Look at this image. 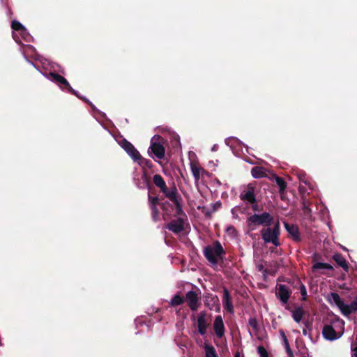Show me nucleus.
I'll return each mask as SVG.
<instances>
[{
  "label": "nucleus",
  "mask_w": 357,
  "mask_h": 357,
  "mask_svg": "<svg viewBox=\"0 0 357 357\" xmlns=\"http://www.w3.org/2000/svg\"><path fill=\"white\" fill-rule=\"evenodd\" d=\"M116 142L121 146L122 149L132 158L133 160L137 161L142 168L151 169L153 167L152 162L146 158L141 156L139 151L134 147V146L122 137L116 139Z\"/></svg>",
  "instance_id": "nucleus-1"
},
{
  "label": "nucleus",
  "mask_w": 357,
  "mask_h": 357,
  "mask_svg": "<svg viewBox=\"0 0 357 357\" xmlns=\"http://www.w3.org/2000/svg\"><path fill=\"white\" fill-rule=\"evenodd\" d=\"M344 331V321L335 317L329 324L324 326L322 335L326 340L333 341L341 337Z\"/></svg>",
  "instance_id": "nucleus-2"
},
{
  "label": "nucleus",
  "mask_w": 357,
  "mask_h": 357,
  "mask_svg": "<svg viewBox=\"0 0 357 357\" xmlns=\"http://www.w3.org/2000/svg\"><path fill=\"white\" fill-rule=\"evenodd\" d=\"M273 221V216L268 212L258 214L255 213L248 218L246 220L247 227L250 231H254L257 226H270Z\"/></svg>",
  "instance_id": "nucleus-3"
},
{
  "label": "nucleus",
  "mask_w": 357,
  "mask_h": 357,
  "mask_svg": "<svg viewBox=\"0 0 357 357\" xmlns=\"http://www.w3.org/2000/svg\"><path fill=\"white\" fill-rule=\"evenodd\" d=\"M261 238L265 243H272L275 247L280 245L279 236L280 235V222L277 221L273 227L267 226L261 230Z\"/></svg>",
  "instance_id": "nucleus-4"
},
{
  "label": "nucleus",
  "mask_w": 357,
  "mask_h": 357,
  "mask_svg": "<svg viewBox=\"0 0 357 357\" xmlns=\"http://www.w3.org/2000/svg\"><path fill=\"white\" fill-rule=\"evenodd\" d=\"M163 138L158 135H154L151 139V144L149 149V154L152 158L162 160L165 155Z\"/></svg>",
  "instance_id": "nucleus-5"
},
{
  "label": "nucleus",
  "mask_w": 357,
  "mask_h": 357,
  "mask_svg": "<svg viewBox=\"0 0 357 357\" xmlns=\"http://www.w3.org/2000/svg\"><path fill=\"white\" fill-rule=\"evenodd\" d=\"M49 75L51 77L52 80L56 83L61 88L66 89L68 92L70 93L71 94H73L78 97L79 98L82 99L85 102H88L91 105L93 112H100V110L96 109V107L91 102H89L88 100H86L85 98L80 97L78 95L77 92L71 87L69 82L64 77L52 72L50 73Z\"/></svg>",
  "instance_id": "nucleus-6"
},
{
  "label": "nucleus",
  "mask_w": 357,
  "mask_h": 357,
  "mask_svg": "<svg viewBox=\"0 0 357 357\" xmlns=\"http://www.w3.org/2000/svg\"><path fill=\"white\" fill-rule=\"evenodd\" d=\"M225 253L220 242L216 241L213 245H208L204 250V254L210 263L216 265L218 259Z\"/></svg>",
  "instance_id": "nucleus-7"
},
{
  "label": "nucleus",
  "mask_w": 357,
  "mask_h": 357,
  "mask_svg": "<svg viewBox=\"0 0 357 357\" xmlns=\"http://www.w3.org/2000/svg\"><path fill=\"white\" fill-rule=\"evenodd\" d=\"M225 144L229 146L232 150L233 153L236 155H240L241 153H248V146H245L236 137H230L225 139Z\"/></svg>",
  "instance_id": "nucleus-8"
},
{
  "label": "nucleus",
  "mask_w": 357,
  "mask_h": 357,
  "mask_svg": "<svg viewBox=\"0 0 357 357\" xmlns=\"http://www.w3.org/2000/svg\"><path fill=\"white\" fill-rule=\"evenodd\" d=\"M160 190L165 195L167 198L169 199L170 201L175 204L178 213H180L182 211V208L180 204V199L177 195L176 188L173 186L170 188H168L167 185H165V187L160 189Z\"/></svg>",
  "instance_id": "nucleus-9"
},
{
  "label": "nucleus",
  "mask_w": 357,
  "mask_h": 357,
  "mask_svg": "<svg viewBox=\"0 0 357 357\" xmlns=\"http://www.w3.org/2000/svg\"><path fill=\"white\" fill-rule=\"evenodd\" d=\"M199 294L195 291H189L185 294L186 301L192 311L197 310L200 305Z\"/></svg>",
  "instance_id": "nucleus-10"
},
{
  "label": "nucleus",
  "mask_w": 357,
  "mask_h": 357,
  "mask_svg": "<svg viewBox=\"0 0 357 357\" xmlns=\"http://www.w3.org/2000/svg\"><path fill=\"white\" fill-rule=\"evenodd\" d=\"M289 289L284 284H278L275 288V295L278 299L285 304L288 302L290 297Z\"/></svg>",
  "instance_id": "nucleus-11"
},
{
  "label": "nucleus",
  "mask_w": 357,
  "mask_h": 357,
  "mask_svg": "<svg viewBox=\"0 0 357 357\" xmlns=\"http://www.w3.org/2000/svg\"><path fill=\"white\" fill-rule=\"evenodd\" d=\"M255 188L253 184H248L245 190L241 192V197L243 200L247 201L250 203H254L256 201L255 195Z\"/></svg>",
  "instance_id": "nucleus-12"
},
{
  "label": "nucleus",
  "mask_w": 357,
  "mask_h": 357,
  "mask_svg": "<svg viewBox=\"0 0 357 357\" xmlns=\"http://www.w3.org/2000/svg\"><path fill=\"white\" fill-rule=\"evenodd\" d=\"M213 330L218 337L222 338L225 335V324L220 315L217 316L214 320Z\"/></svg>",
  "instance_id": "nucleus-13"
},
{
  "label": "nucleus",
  "mask_w": 357,
  "mask_h": 357,
  "mask_svg": "<svg viewBox=\"0 0 357 357\" xmlns=\"http://www.w3.org/2000/svg\"><path fill=\"white\" fill-rule=\"evenodd\" d=\"M208 323L206 317V313L202 312L197 317V326L198 332L201 335H204L206 333Z\"/></svg>",
  "instance_id": "nucleus-14"
},
{
  "label": "nucleus",
  "mask_w": 357,
  "mask_h": 357,
  "mask_svg": "<svg viewBox=\"0 0 357 357\" xmlns=\"http://www.w3.org/2000/svg\"><path fill=\"white\" fill-rule=\"evenodd\" d=\"M328 301L330 303L336 305L341 312L342 308L344 307V302L337 293L332 292L329 294Z\"/></svg>",
  "instance_id": "nucleus-15"
},
{
  "label": "nucleus",
  "mask_w": 357,
  "mask_h": 357,
  "mask_svg": "<svg viewBox=\"0 0 357 357\" xmlns=\"http://www.w3.org/2000/svg\"><path fill=\"white\" fill-rule=\"evenodd\" d=\"M166 228L174 233H179L183 229V221L181 220H172L166 226Z\"/></svg>",
  "instance_id": "nucleus-16"
},
{
  "label": "nucleus",
  "mask_w": 357,
  "mask_h": 357,
  "mask_svg": "<svg viewBox=\"0 0 357 357\" xmlns=\"http://www.w3.org/2000/svg\"><path fill=\"white\" fill-rule=\"evenodd\" d=\"M190 170L196 181H199L204 169L194 162L190 163Z\"/></svg>",
  "instance_id": "nucleus-17"
},
{
  "label": "nucleus",
  "mask_w": 357,
  "mask_h": 357,
  "mask_svg": "<svg viewBox=\"0 0 357 357\" xmlns=\"http://www.w3.org/2000/svg\"><path fill=\"white\" fill-rule=\"evenodd\" d=\"M158 202V199L156 197H151L149 196V203L151 209L152 218L154 221L158 220V211L157 209V204Z\"/></svg>",
  "instance_id": "nucleus-18"
},
{
  "label": "nucleus",
  "mask_w": 357,
  "mask_h": 357,
  "mask_svg": "<svg viewBox=\"0 0 357 357\" xmlns=\"http://www.w3.org/2000/svg\"><path fill=\"white\" fill-rule=\"evenodd\" d=\"M356 311H357V297L349 305L344 303V307L342 308V314L344 316H349Z\"/></svg>",
  "instance_id": "nucleus-19"
},
{
  "label": "nucleus",
  "mask_w": 357,
  "mask_h": 357,
  "mask_svg": "<svg viewBox=\"0 0 357 357\" xmlns=\"http://www.w3.org/2000/svg\"><path fill=\"white\" fill-rule=\"evenodd\" d=\"M266 172L264 167L257 166L251 169V174L255 178H260L267 176Z\"/></svg>",
  "instance_id": "nucleus-20"
},
{
  "label": "nucleus",
  "mask_w": 357,
  "mask_h": 357,
  "mask_svg": "<svg viewBox=\"0 0 357 357\" xmlns=\"http://www.w3.org/2000/svg\"><path fill=\"white\" fill-rule=\"evenodd\" d=\"M284 227L294 240H299V231L296 226L284 222Z\"/></svg>",
  "instance_id": "nucleus-21"
},
{
  "label": "nucleus",
  "mask_w": 357,
  "mask_h": 357,
  "mask_svg": "<svg viewBox=\"0 0 357 357\" xmlns=\"http://www.w3.org/2000/svg\"><path fill=\"white\" fill-rule=\"evenodd\" d=\"M333 259L335 261V262L342 267L344 271H347L349 269L347 263L344 257L339 254L336 253L333 256Z\"/></svg>",
  "instance_id": "nucleus-22"
},
{
  "label": "nucleus",
  "mask_w": 357,
  "mask_h": 357,
  "mask_svg": "<svg viewBox=\"0 0 357 357\" xmlns=\"http://www.w3.org/2000/svg\"><path fill=\"white\" fill-rule=\"evenodd\" d=\"M223 305L225 308L229 312H233V305L230 301V296L229 291L227 289L224 290V295H223Z\"/></svg>",
  "instance_id": "nucleus-23"
},
{
  "label": "nucleus",
  "mask_w": 357,
  "mask_h": 357,
  "mask_svg": "<svg viewBox=\"0 0 357 357\" xmlns=\"http://www.w3.org/2000/svg\"><path fill=\"white\" fill-rule=\"evenodd\" d=\"M291 314L294 320L296 322L299 323L303 319L304 312L301 307H297L296 309L291 311Z\"/></svg>",
  "instance_id": "nucleus-24"
},
{
  "label": "nucleus",
  "mask_w": 357,
  "mask_h": 357,
  "mask_svg": "<svg viewBox=\"0 0 357 357\" xmlns=\"http://www.w3.org/2000/svg\"><path fill=\"white\" fill-rule=\"evenodd\" d=\"M153 183L160 189L164 188L166 183L160 174H155L153 177Z\"/></svg>",
  "instance_id": "nucleus-25"
},
{
  "label": "nucleus",
  "mask_w": 357,
  "mask_h": 357,
  "mask_svg": "<svg viewBox=\"0 0 357 357\" xmlns=\"http://www.w3.org/2000/svg\"><path fill=\"white\" fill-rule=\"evenodd\" d=\"M204 350L206 357H218L216 351L213 346L208 344H205Z\"/></svg>",
  "instance_id": "nucleus-26"
},
{
  "label": "nucleus",
  "mask_w": 357,
  "mask_h": 357,
  "mask_svg": "<svg viewBox=\"0 0 357 357\" xmlns=\"http://www.w3.org/2000/svg\"><path fill=\"white\" fill-rule=\"evenodd\" d=\"M11 28L16 31H20L21 33L24 32L26 31L25 27L18 21L13 20L11 22Z\"/></svg>",
  "instance_id": "nucleus-27"
},
{
  "label": "nucleus",
  "mask_w": 357,
  "mask_h": 357,
  "mask_svg": "<svg viewBox=\"0 0 357 357\" xmlns=\"http://www.w3.org/2000/svg\"><path fill=\"white\" fill-rule=\"evenodd\" d=\"M313 270H318V269H327V270H333V268L331 265L327 263H322V262H317L313 265L312 267Z\"/></svg>",
  "instance_id": "nucleus-28"
},
{
  "label": "nucleus",
  "mask_w": 357,
  "mask_h": 357,
  "mask_svg": "<svg viewBox=\"0 0 357 357\" xmlns=\"http://www.w3.org/2000/svg\"><path fill=\"white\" fill-rule=\"evenodd\" d=\"M184 302V299L183 297L180 296L178 294L175 295L170 301L169 304L172 306H176L182 304Z\"/></svg>",
  "instance_id": "nucleus-29"
},
{
  "label": "nucleus",
  "mask_w": 357,
  "mask_h": 357,
  "mask_svg": "<svg viewBox=\"0 0 357 357\" xmlns=\"http://www.w3.org/2000/svg\"><path fill=\"white\" fill-rule=\"evenodd\" d=\"M274 179L276 182L277 185H278L280 190L283 191L286 188V183L283 181V179L276 175H274Z\"/></svg>",
  "instance_id": "nucleus-30"
},
{
  "label": "nucleus",
  "mask_w": 357,
  "mask_h": 357,
  "mask_svg": "<svg viewBox=\"0 0 357 357\" xmlns=\"http://www.w3.org/2000/svg\"><path fill=\"white\" fill-rule=\"evenodd\" d=\"M226 232L227 235L231 238H236L237 236V231L234 226H228L226 229Z\"/></svg>",
  "instance_id": "nucleus-31"
},
{
  "label": "nucleus",
  "mask_w": 357,
  "mask_h": 357,
  "mask_svg": "<svg viewBox=\"0 0 357 357\" xmlns=\"http://www.w3.org/2000/svg\"><path fill=\"white\" fill-rule=\"evenodd\" d=\"M257 353L260 357H269L268 352L263 346H259L257 347Z\"/></svg>",
  "instance_id": "nucleus-32"
},
{
  "label": "nucleus",
  "mask_w": 357,
  "mask_h": 357,
  "mask_svg": "<svg viewBox=\"0 0 357 357\" xmlns=\"http://www.w3.org/2000/svg\"><path fill=\"white\" fill-rule=\"evenodd\" d=\"M300 291H301V296H302V300L303 301H305L306 298H307V290H306V288L305 287V285L303 284H301L300 285Z\"/></svg>",
  "instance_id": "nucleus-33"
},
{
  "label": "nucleus",
  "mask_w": 357,
  "mask_h": 357,
  "mask_svg": "<svg viewBox=\"0 0 357 357\" xmlns=\"http://www.w3.org/2000/svg\"><path fill=\"white\" fill-rule=\"evenodd\" d=\"M172 139L174 140L173 146H176V147L179 146H180L179 136L176 133H172Z\"/></svg>",
  "instance_id": "nucleus-34"
},
{
  "label": "nucleus",
  "mask_w": 357,
  "mask_h": 357,
  "mask_svg": "<svg viewBox=\"0 0 357 357\" xmlns=\"http://www.w3.org/2000/svg\"><path fill=\"white\" fill-rule=\"evenodd\" d=\"M284 347L285 348V350H286V352H287L288 356L289 357H294V353H293L292 350L291 349L289 342L284 344Z\"/></svg>",
  "instance_id": "nucleus-35"
},
{
  "label": "nucleus",
  "mask_w": 357,
  "mask_h": 357,
  "mask_svg": "<svg viewBox=\"0 0 357 357\" xmlns=\"http://www.w3.org/2000/svg\"><path fill=\"white\" fill-rule=\"evenodd\" d=\"M249 324L250 326L254 329V330H257V328H258V323H257V321L256 319L255 318H252V319H250L249 320Z\"/></svg>",
  "instance_id": "nucleus-36"
},
{
  "label": "nucleus",
  "mask_w": 357,
  "mask_h": 357,
  "mask_svg": "<svg viewBox=\"0 0 357 357\" xmlns=\"http://www.w3.org/2000/svg\"><path fill=\"white\" fill-rule=\"evenodd\" d=\"M231 212L233 218L237 219L238 218V215L237 213L236 212L235 208H232Z\"/></svg>",
  "instance_id": "nucleus-37"
},
{
  "label": "nucleus",
  "mask_w": 357,
  "mask_h": 357,
  "mask_svg": "<svg viewBox=\"0 0 357 357\" xmlns=\"http://www.w3.org/2000/svg\"><path fill=\"white\" fill-rule=\"evenodd\" d=\"M218 149V146L217 144H214L212 148H211V151H216Z\"/></svg>",
  "instance_id": "nucleus-38"
},
{
  "label": "nucleus",
  "mask_w": 357,
  "mask_h": 357,
  "mask_svg": "<svg viewBox=\"0 0 357 357\" xmlns=\"http://www.w3.org/2000/svg\"><path fill=\"white\" fill-rule=\"evenodd\" d=\"M282 340V344H285L286 343L289 342L287 336H284V337H283V339Z\"/></svg>",
  "instance_id": "nucleus-39"
},
{
  "label": "nucleus",
  "mask_w": 357,
  "mask_h": 357,
  "mask_svg": "<svg viewBox=\"0 0 357 357\" xmlns=\"http://www.w3.org/2000/svg\"><path fill=\"white\" fill-rule=\"evenodd\" d=\"M280 334L281 335L282 340L283 339L284 336H286L283 330H280Z\"/></svg>",
  "instance_id": "nucleus-40"
},
{
  "label": "nucleus",
  "mask_w": 357,
  "mask_h": 357,
  "mask_svg": "<svg viewBox=\"0 0 357 357\" xmlns=\"http://www.w3.org/2000/svg\"><path fill=\"white\" fill-rule=\"evenodd\" d=\"M354 356L357 357V347L354 349Z\"/></svg>",
  "instance_id": "nucleus-41"
},
{
  "label": "nucleus",
  "mask_w": 357,
  "mask_h": 357,
  "mask_svg": "<svg viewBox=\"0 0 357 357\" xmlns=\"http://www.w3.org/2000/svg\"><path fill=\"white\" fill-rule=\"evenodd\" d=\"M304 209L306 211H309L310 209L308 208V207L304 204Z\"/></svg>",
  "instance_id": "nucleus-42"
},
{
  "label": "nucleus",
  "mask_w": 357,
  "mask_h": 357,
  "mask_svg": "<svg viewBox=\"0 0 357 357\" xmlns=\"http://www.w3.org/2000/svg\"><path fill=\"white\" fill-rule=\"evenodd\" d=\"M303 334L306 335H307V330L306 329H303Z\"/></svg>",
  "instance_id": "nucleus-43"
},
{
  "label": "nucleus",
  "mask_w": 357,
  "mask_h": 357,
  "mask_svg": "<svg viewBox=\"0 0 357 357\" xmlns=\"http://www.w3.org/2000/svg\"><path fill=\"white\" fill-rule=\"evenodd\" d=\"M206 215H210L211 213V211H206Z\"/></svg>",
  "instance_id": "nucleus-44"
},
{
  "label": "nucleus",
  "mask_w": 357,
  "mask_h": 357,
  "mask_svg": "<svg viewBox=\"0 0 357 357\" xmlns=\"http://www.w3.org/2000/svg\"><path fill=\"white\" fill-rule=\"evenodd\" d=\"M235 357H240L239 354H236L235 355Z\"/></svg>",
  "instance_id": "nucleus-45"
},
{
  "label": "nucleus",
  "mask_w": 357,
  "mask_h": 357,
  "mask_svg": "<svg viewBox=\"0 0 357 357\" xmlns=\"http://www.w3.org/2000/svg\"><path fill=\"white\" fill-rule=\"evenodd\" d=\"M257 206V205H255V206H253L254 209H255V208H256Z\"/></svg>",
  "instance_id": "nucleus-46"
}]
</instances>
